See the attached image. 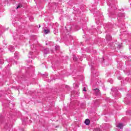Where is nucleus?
Wrapping results in <instances>:
<instances>
[{"label": "nucleus", "mask_w": 131, "mask_h": 131, "mask_svg": "<svg viewBox=\"0 0 131 131\" xmlns=\"http://www.w3.org/2000/svg\"><path fill=\"white\" fill-rule=\"evenodd\" d=\"M21 7H22V5H18V6L17 7L16 9H19V8H21Z\"/></svg>", "instance_id": "1a4fd4ad"}, {"label": "nucleus", "mask_w": 131, "mask_h": 131, "mask_svg": "<svg viewBox=\"0 0 131 131\" xmlns=\"http://www.w3.org/2000/svg\"><path fill=\"white\" fill-rule=\"evenodd\" d=\"M83 91V92H86V90H85V87H84Z\"/></svg>", "instance_id": "9d476101"}, {"label": "nucleus", "mask_w": 131, "mask_h": 131, "mask_svg": "<svg viewBox=\"0 0 131 131\" xmlns=\"http://www.w3.org/2000/svg\"><path fill=\"white\" fill-rule=\"evenodd\" d=\"M94 91H95L96 93H99V92H100V90L98 89H96L95 90H94Z\"/></svg>", "instance_id": "0eeeda50"}, {"label": "nucleus", "mask_w": 131, "mask_h": 131, "mask_svg": "<svg viewBox=\"0 0 131 131\" xmlns=\"http://www.w3.org/2000/svg\"><path fill=\"white\" fill-rule=\"evenodd\" d=\"M95 131H102V130H101V129L99 128H96L95 129Z\"/></svg>", "instance_id": "6e6552de"}, {"label": "nucleus", "mask_w": 131, "mask_h": 131, "mask_svg": "<svg viewBox=\"0 0 131 131\" xmlns=\"http://www.w3.org/2000/svg\"><path fill=\"white\" fill-rule=\"evenodd\" d=\"M90 123H91V121L89 119H86L85 120V124L86 125H90Z\"/></svg>", "instance_id": "f257e3e1"}, {"label": "nucleus", "mask_w": 131, "mask_h": 131, "mask_svg": "<svg viewBox=\"0 0 131 131\" xmlns=\"http://www.w3.org/2000/svg\"><path fill=\"white\" fill-rule=\"evenodd\" d=\"M117 127H119V128H123V124H122V123H119L117 125Z\"/></svg>", "instance_id": "20e7f679"}, {"label": "nucleus", "mask_w": 131, "mask_h": 131, "mask_svg": "<svg viewBox=\"0 0 131 131\" xmlns=\"http://www.w3.org/2000/svg\"><path fill=\"white\" fill-rule=\"evenodd\" d=\"M44 54H45V55L49 54V49L46 48L44 49Z\"/></svg>", "instance_id": "7ed1b4c3"}, {"label": "nucleus", "mask_w": 131, "mask_h": 131, "mask_svg": "<svg viewBox=\"0 0 131 131\" xmlns=\"http://www.w3.org/2000/svg\"><path fill=\"white\" fill-rule=\"evenodd\" d=\"M40 28V25H39V28Z\"/></svg>", "instance_id": "f8f14e48"}, {"label": "nucleus", "mask_w": 131, "mask_h": 131, "mask_svg": "<svg viewBox=\"0 0 131 131\" xmlns=\"http://www.w3.org/2000/svg\"><path fill=\"white\" fill-rule=\"evenodd\" d=\"M73 60L74 61H76V57H74Z\"/></svg>", "instance_id": "9b49d317"}, {"label": "nucleus", "mask_w": 131, "mask_h": 131, "mask_svg": "<svg viewBox=\"0 0 131 131\" xmlns=\"http://www.w3.org/2000/svg\"><path fill=\"white\" fill-rule=\"evenodd\" d=\"M4 59H0V64H4Z\"/></svg>", "instance_id": "423d86ee"}, {"label": "nucleus", "mask_w": 131, "mask_h": 131, "mask_svg": "<svg viewBox=\"0 0 131 131\" xmlns=\"http://www.w3.org/2000/svg\"><path fill=\"white\" fill-rule=\"evenodd\" d=\"M106 39L107 40H111L112 39V37H111V35L108 34L106 35Z\"/></svg>", "instance_id": "f03ea898"}, {"label": "nucleus", "mask_w": 131, "mask_h": 131, "mask_svg": "<svg viewBox=\"0 0 131 131\" xmlns=\"http://www.w3.org/2000/svg\"><path fill=\"white\" fill-rule=\"evenodd\" d=\"M44 31H45V34H48L50 32V30L49 29H45L44 30Z\"/></svg>", "instance_id": "39448f33"}]
</instances>
